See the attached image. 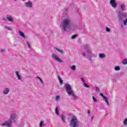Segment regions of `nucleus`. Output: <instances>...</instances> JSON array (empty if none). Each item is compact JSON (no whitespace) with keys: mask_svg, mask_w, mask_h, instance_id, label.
<instances>
[{"mask_svg":"<svg viewBox=\"0 0 127 127\" xmlns=\"http://www.w3.org/2000/svg\"><path fill=\"white\" fill-rule=\"evenodd\" d=\"M120 8L122 11H125L126 10V5H125L124 3L121 4L120 5Z\"/></svg>","mask_w":127,"mask_h":127,"instance_id":"ddd939ff","label":"nucleus"},{"mask_svg":"<svg viewBox=\"0 0 127 127\" xmlns=\"http://www.w3.org/2000/svg\"><path fill=\"white\" fill-rule=\"evenodd\" d=\"M123 64H124V65H127V59H125L123 61Z\"/></svg>","mask_w":127,"mask_h":127,"instance_id":"5701e85b","label":"nucleus"},{"mask_svg":"<svg viewBox=\"0 0 127 127\" xmlns=\"http://www.w3.org/2000/svg\"><path fill=\"white\" fill-rule=\"evenodd\" d=\"M23 0V1H25V0Z\"/></svg>","mask_w":127,"mask_h":127,"instance_id":"c03bdc74","label":"nucleus"},{"mask_svg":"<svg viewBox=\"0 0 127 127\" xmlns=\"http://www.w3.org/2000/svg\"><path fill=\"white\" fill-rule=\"evenodd\" d=\"M69 126L71 127H79V121L76 118H72L70 120Z\"/></svg>","mask_w":127,"mask_h":127,"instance_id":"20e7f679","label":"nucleus"},{"mask_svg":"<svg viewBox=\"0 0 127 127\" xmlns=\"http://www.w3.org/2000/svg\"><path fill=\"white\" fill-rule=\"evenodd\" d=\"M58 79L60 81V84L61 85H62L63 84V80H62V79L60 77V75H58Z\"/></svg>","mask_w":127,"mask_h":127,"instance_id":"dca6fc26","label":"nucleus"},{"mask_svg":"<svg viewBox=\"0 0 127 127\" xmlns=\"http://www.w3.org/2000/svg\"><path fill=\"white\" fill-rule=\"evenodd\" d=\"M37 79H39L40 80H41V78H40V77H39V76H37Z\"/></svg>","mask_w":127,"mask_h":127,"instance_id":"ea45409f","label":"nucleus"},{"mask_svg":"<svg viewBox=\"0 0 127 127\" xmlns=\"http://www.w3.org/2000/svg\"><path fill=\"white\" fill-rule=\"evenodd\" d=\"M115 71H120L121 70V67L119 66H116L115 67Z\"/></svg>","mask_w":127,"mask_h":127,"instance_id":"aec40b11","label":"nucleus"},{"mask_svg":"<svg viewBox=\"0 0 127 127\" xmlns=\"http://www.w3.org/2000/svg\"><path fill=\"white\" fill-rule=\"evenodd\" d=\"M87 113L90 114V111L88 110V112H87Z\"/></svg>","mask_w":127,"mask_h":127,"instance_id":"37998d69","label":"nucleus"},{"mask_svg":"<svg viewBox=\"0 0 127 127\" xmlns=\"http://www.w3.org/2000/svg\"><path fill=\"white\" fill-rule=\"evenodd\" d=\"M124 125H125V126H127V118H126L124 121Z\"/></svg>","mask_w":127,"mask_h":127,"instance_id":"bb28decb","label":"nucleus"},{"mask_svg":"<svg viewBox=\"0 0 127 127\" xmlns=\"http://www.w3.org/2000/svg\"><path fill=\"white\" fill-rule=\"evenodd\" d=\"M92 99L94 102H95V103H97V102H98V101L97 100V99H96L95 97L93 96Z\"/></svg>","mask_w":127,"mask_h":127,"instance_id":"cd10ccee","label":"nucleus"},{"mask_svg":"<svg viewBox=\"0 0 127 127\" xmlns=\"http://www.w3.org/2000/svg\"><path fill=\"white\" fill-rule=\"evenodd\" d=\"M1 52H4V50L1 49Z\"/></svg>","mask_w":127,"mask_h":127,"instance_id":"a19ab883","label":"nucleus"},{"mask_svg":"<svg viewBox=\"0 0 127 127\" xmlns=\"http://www.w3.org/2000/svg\"><path fill=\"white\" fill-rule=\"evenodd\" d=\"M118 16L120 21L123 20V18H127V13H124L122 12V11H119L118 14Z\"/></svg>","mask_w":127,"mask_h":127,"instance_id":"39448f33","label":"nucleus"},{"mask_svg":"<svg viewBox=\"0 0 127 127\" xmlns=\"http://www.w3.org/2000/svg\"><path fill=\"white\" fill-rule=\"evenodd\" d=\"M83 86H84V87H85V88H90V86L87 85V83H86V82L83 83Z\"/></svg>","mask_w":127,"mask_h":127,"instance_id":"b1692460","label":"nucleus"},{"mask_svg":"<svg viewBox=\"0 0 127 127\" xmlns=\"http://www.w3.org/2000/svg\"><path fill=\"white\" fill-rule=\"evenodd\" d=\"M16 118V114H12L10 115V118L8 121L5 122L4 123L1 124V127H11V124H12V121L14 123H15V118Z\"/></svg>","mask_w":127,"mask_h":127,"instance_id":"f03ea898","label":"nucleus"},{"mask_svg":"<svg viewBox=\"0 0 127 127\" xmlns=\"http://www.w3.org/2000/svg\"><path fill=\"white\" fill-rule=\"evenodd\" d=\"M61 118L62 121H63V122L64 123H65V118H64V115H62L61 116Z\"/></svg>","mask_w":127,"mask_h":127,"instance_id":"393cba45","label":"nucleus"},{"mask_svg":"<svg viewBox=\"0 0 127 127\" xmlns=\"http://www.w3.org/2000/svg\"><path fill=\"white\" fill-rule=\"evenodd\" d=\"M68 95H71V96L73 97V99H76V98H77V96L76 95H75V94H74V92L72 91L71 93L70 94H68Z\"/></svg>","mask_w":127,"mask_h":127,"instance_id":"6ab92c4d","label":"nucleus"},{"mask_svg":"<svg viewBox=\"0 0 127 127\" xmlns=\"http://www.w3.org/2000/svg\"><path fill=\"white\" fill-rule=\"evenodd\" d=\"M65 89H66V92L67 93L68 95L72 94L73 90H72V87L69 84H66L64 86Z\"/></svg>","mask_w":127,"mask_h":127,"instance_id":"423d86ee","label":"nucleus"},{"mask_svg":"<svg viewBox=\"0 0 127 127\" xmlns=\"http://www.w3.org/2000/svg\"><path fill=\"white\" fill-rule=\"evenodd\" d=\"M110 3L114 8H116V7H117L118 6V4L117 3L116 0H110Z\"/></svg>","mask_w":127,"mask_h":127,"instance_id":"6e6552de","label":"nucleus"},{"mask_svg":"<svg viewBox=\"0 0 127 127\" xmlns=\"http://www.w3.org/2000/svg\"><path fill=\"white\" fill-rule=\"evenodd\" d=\"M106 31H107V32H110V31H111V29H110L108 27L106 28Z\"/></svg>","mask_w":127,"mask_h":127,"instance_id":"473e14b6","label":"nucleus"},{"mask_svg":"<svg viewBox=\"0 0 127 127\" xmlns=\"http://www.w3.org/2000/svg\"><path fill=\"white\" fill-rule=\"evenodd\" d=\"M3 20H8V21H10V22H13V19L11 17V16L10 15H7L6 18H3Z\"/></svg>","mask_w":127,"mask_h":127,"instance_id":"1a4fd4ad","label":"nucleus"},{"mask_svg":"<svg viewBox=\"0 0 127 127\" xmlns=\"http://www.w3.org/2000/svg\"><path fill=\"white\" fill-rule=\"evenodd\" d=\"M62 27H63V31H67V29H69L71 26V20L69 19H64L62 24Z\"/></svg>","mask_w":127,"mask_h":127,"instance_id":"f257e3e1","label":"nucleus"},{"mask_svg":"<svg viewBox=\"0 0 127 127\" xmlns=\"http://www.w3.org/2000/svg\"><path fill=\"white\" fill-rule=\"evenodd\" d=\"M84 47L86 50L87 58H88L89 60H91V59L93 56V53H92V51L90 50V48H89L88 45H84Z\"/></svg>","mask_w":127,"mask_h":127,"instance_id":"7ed1b4c3","label":"nucleus"},{"mask_svg":"<svg viewBox=\"0 0 127 127\" xmlns=\"http://www.w3.org/2000/svg\"><path fill=\"white\" fill-rule=\"evenodd\" d=\"M100 96H101V97H102L103 98V99L104 98H105L106 96H105V95H104V94L103 93H100Z\"/></svg>","mask_w":127,"mask_h":127,"instance_id":"72a5a7b5","label":"nucleus"},{"mask_svg":"<svg viewBox=\"0 0 127 127\" xmlns=\"http://www.w3.org/2000/svg\"><path fill=\"white\" fill-rule=\"evenodd\" d=\"M40 81L41 82V83H42V84H43V80H42V79H40Z\"/></svg>","mask_w":127,"mask_h":127,"instance_id":"58836bf2","label":"nucleus"},{"mask_svg":"<svg viewBox=\"0 0 127 127\" xmlns=\"http://www.w3.org/2000/svg\"><path fill=\"white\" fill-rule=\"evenodd\" d=\"M124 25H127V18L125 20H124Z\"/></svg>","mask_w":127,"mask_h":127,"instance_id":"c85d7f7f","label":"nucleus"},{"mask_svg":"<svg viewBox=\"0 0 127 127\" xmlns=\"http://www.w3.org/2000/svg\"><path fill=\"white\" fill-rule=\"evenodd\" d=\"M16 75L18 80H21V77H20V75H19L18 71H16Z\"/></svg>","mask_w":127,"mask_h":127,"instance_id":"a211bd4d","label":"nucleus"},{"mask_svg":"<svg viewBox=\"0 0 127 127\" xmlns=\"http://www.w3.org/2000/svg\"><path fill=\"white\" fill-rule=\"evenodd\" d=\"M81 80L82 82H83V83L86 82V80H85V79H84V78H81Z\"/></svg>","mask_w":127,"mask_h":127,"instance_id":"c9c22d12","label":"nucleus"},{"mask_svg":"<svg viewBox=\"0 0 127 127\" xmlns=\"http://www.w3.org/2000/svg\"><path fill=\"white\" fill-rule=\"evenodd\" d=\"M25 6H26V7H29L30 8H31L33 6L32 2H31L30 1H28L27 2H26L25 3Z\"/></svg>","mask_w":127,"mask_h":127,"instance_id":"9d476101","label":"nucleus"},{"mask_svg":"<svg viewBox=\"0 0 127 127\" xmlns=\"http://www.w3.org/2000/svg\"><path fill=\"white\" fill-rule=\"evenodd\" d=\"M56 101H59V100H60V96H57L56 97Z\"/></svg>","mask_w":127,"mask_h":127,"instance_id":"c756f323","label":"nucleus"},{"mask_svg":"<svg viewBox=\"0 0 127 127\" xmlns=\"http://www.w3.org/2000/svg\"><path fill=\"white\" fill-rule=\"evenodd\" d=\"M70 69L73 70V71H75V70H76V66L75 65H73L70 67Z\"/></svg>","mask_w":127,"mask_h":127,"instance_id":"412c9836","label":"nucleus"},{"mask_svg":"<svg viewBox=\"0 0 127 127\" xmlns=\"http://www.w3.org/2000/svg\"><path fill=\"white\" fill-rule=\"evenodd\" d=\"M93 119H94V116H92L91 120H93Z\"/></svg>","mask_w":127,"mask_h":127,"instance_id":"79ce46f5","label":"nucleus"},{"mask_svg":"<svg viewBox=\"0 0 127 127\" xmlns=\"http://www.w3.org/2000/svg\"><path fill=\"white\" fill-rule=\"evenodd\" d=\"M82 56L84 57H86V53H85V52H82Z\"/></svg>","mask_w":127,"mask_h":127,"instance_id":"e433bc0d","label":"nucleus"},{"mask_svg":"<svg viewBox=\"0 0 127 127\" xmlns=\"http://www.w3.org/2000/svg\"><path fill=\"white\" fill-rule=\"evenodd\" d=\"M43 126V121H41L40 123V127H42Z\"/></svg>","mask_w":127,"mask_h":127,"instance_id":"7c9ffc66","label":"nucleus"},{"mask_svg":"<svg viewBox=\"0 0 127 127\" xmlns=\"http://www.w3.org/2000/svg\"><path fill=\"white\" fill-rule=\"evenodd\" d=\"M52 57L53 59H54L56 61H57V62H59V63H63V61H62L61 59L57 56V55H55V54H53L52 55Z\"/></svg>","mask_w":127,"mask_h":127,"instance_id":"0eeeda50","label":"nucleus"},{"mask_svg":"<svg viewBox=\"0 0 127 127\" xmlns=\"http://www.w3.org/2000/svg\"><path fill=\"white\" fill-rule=\"evenodd\" d=\"M77 36H78V35L77 34H74L71 36V38H72V39H75V38H76V37H77Z\"/></svg>","mask_w":127,"mask_h":127,"instance_id":"a878e982","label":"nucleus"},{"mask_svg":"<svg viewBox=\"0 0 127 127\" xmlns=\"http://www.w3.org/2000/svg\"><path fill=\"white\" fill-rule=\"evenodd\" d=\"M104 101L106 103L107 106H110V103H109V100H108V98L107 97H105L103 98Z\"/></svg>","mask_w":127,"mask_h":127,"instance_id":"2eb2a0df","label":"nucleus"},{"mask_svg":"<svg viewBox=\"0 0 127 127\" xmlns=\"http://www.w3.org/2000/svg\"><path fill=\"white\" fill-rule=\"evenodd\" d=\"M15 1L16 0H14Z\"/></svg>","mask_w":127,"mask_h":127,"instance_id":"a18cd8bd","label":"nucleus"},{"mask_svg":"<svg viewBox=\"0 0 127 127\" xmlns=\"http://www.w3.org/2000/svg\"><path fill=\"white\" fill-rule=\"evenodd\" d=\"M56 50H57L59 51V52H60V53L61 54H64V50H60L57 48H55Z\"/></svg>","mask_w":127,"mask_h":127,"instance_id":"f3484780","label":"nucleus"},{"mask_svg":"<svg viewBox=\"0 0 127 127\" xmlns=\"http://www.w3.org/2000/svg\"><path fill=\"white\" fill-rule=\"evenodd\" d=\"M95 90H96V91H97V92H99V91H100V88H99V87H95Z\"/></svg>","mask_w":127,"mask_h":127,"instance_id":"f704fd0d","label":"nucleus"},{"mask_svg":"<svg viewBox=\"0 0 127 127\" xmlns=\"http://www.w3.org/2000/svg\"><path fill=\"white\" fill-rule=\"evenodd\" d=\"M27 46H28V47H29V48H31V47L30 46V44L29 43V42H27Z\"/></svg>","mask_w":127,"mask_h":127,"instance_id":"2f4dec72","label":"nucleus"},{"mask_svg":"<svg viewBox=\"0 0 127 127\" xmlns=\"http://www.w3.org/2000/svg\"><path fill=\"white\" fill-rule=\"evenodd\" d=\"M8 93H9V89L7 88L4 89V90L3 91V94L4 95H7V94H8Z\"/></svg>","mask_w":127,"mask_h":127,"instance_id":"9b49d317","label":"nucleus"},{"mask_svg":"<svg viewBox=\"0 0 127 127\" xmlns=\"http://www.w3.org/2000/svg\"><path fill=\"white\" fill-rule=\"evenodd\" d=\"M6 29H7L8 30H11V29H10V28L9 27H6Z\"/></svg>","mask_w":127,"mask_h":127,"instance_id":"4c0bfd02","label":"nucleus"},{"mask_svg":"<svg viewBox=\"0 0 127 127\" xmlns=\"http://www.w3.org/2000/svg\"><path fill=\"white\" fill-rule=\"evenodd\" d=\"M99 58L103 59V58H106V55L105 54H99Z\"/></svg>","mask_w":127,"mask_h":127,"instance_id":"4468645a","label":"nucleus"},{"mask_svg":"<svg viewBox=\"0 0 127 127\" xmlns=\"http://www.w3.org/2000/svg\"><path fill=\"white\" fill-rule=\"evenodd\" d=\"M19 34L20 36H21L23 38H25V39L27 38V37L25 36V35H24V33L22 32L21 31H19Z\"/></svg>","mask_w":127,"mask_h":127,"instance_id":"f8f14e48","label":"nucleus"},{"mask_svg":"<svg viewBox=\"0 0 127 127\" xmlns=\"http://www.w3.org/2000/svg\"><path fill=\"white\" fill-rule=\"evenodd\" d=\"M55 113L58 116L59 115V111H58V107L56 108Z\"/></svg>","mask_w":127,"mask_h":127,"instance_id":"4be33fe9","label":"nucleus"}]
</instances>
